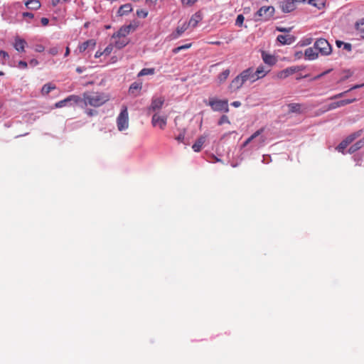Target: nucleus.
<instances>
[{"mask_svg": "<svg viewBox=\"0 0 364 364\" xmlns=\"http://www.w3.org/2000/svg\"><path fill=\"white\" fill-rule=\"evenodd\" d=\"M289 113H301V105L299 103H291L288 105Z\"/></svg>", "mask_w": 364, "mask_h": 364, "instance_id": "cd10ccee", "label": "nucleus"}, {"mask_svg": "<svg viewBox=\"0 0 364 364\" xmlns=\"http://www.w3.org/2000/svg\"><path fill=\"white\" fill-rule=\"evenodd\" d=\"M262 58L263 61L270 66L274 65L276 63V59L273 55L268 54L264 51L262 53Z\"/></svg>", "mask_w": 364, "mask_h": 364, "instance_id": "b1692460", "label": "nucleus"}, {"mask_svg": "<svg viewBox=\"0 0 364 364\" xmlns=\"http://www.w3.org/2000/svg\"><path fill=\"white\" fill-rule=\"evenodd\" d=\"M96 41L94 39H90L82 44H80L78 47L80 53H82L85 51L87 48H90L91 50H93L95 47Z\"/></svg>", "mask_w": 364, "mask_h": 364, "instance_id": "2eb2a0df", "label": "nucleus"}, {"mask_svg": "<svg viewBox=\"0 0 364 364\" xmlns=\"http://www.w3.org/2000/svg\"><path fill=\"white\" fill-rule=\"evenodd\" d=\"M230 70L229 69H226L223 70L221 73H220L218 76V80L220 83L224 82L230 75Z\"/></svg>", "mask_w": 364, "mask_h": 364, "instance_id": "2f4dec72", "label": "nucleus"}, {"mask_svg": "<svg viewBox=\"0 0 364 364\" xmlns=\"http://www.w3.org/2000/svg\"><path fill=\"white\" fill-rule=\"evenodd\" d=\"M22 15L23 17H28L29 18H33L34 17V15L30 12H24Z\"/></svg>", "mask_w": 364, "mask_h": 364, "instance_id": "8fccbe9b", "label": "nucleus"}, {"mask_svg": "<svg viewBox=\"0 0 364 364\" xmlns=\"http://www.w3.org/2000/svg\"><path fill=\"white\" fill-rule=\"evenodd\" d=\"M318 50L314 48H308L305 50L304 56L305 58L309 60H315L318 58Z\"/></svg>", "mask_w": 364, "mask_h": 364, "instance_id": "dca6fc26", "label": "nucleus"}, {"mask_svg": "<svg viewBox=\"0 0 364 364\" xmlns=\"http://www.w3.org/2000/svg\"><path fill=\"white\" fill-rule=\"evenodd\" d=\"M224 123H230L229 119L226 115H223L218 121L219 125H222Z\"/></svg>", "mask_w": 364, "mask_h": 364, "instance_id": "ea45409f", "label": "nucleus"}, {"mask_svg": "<svg viewBox=\"0 0 364 364\" xmlns=\"http://www.w3.org/2000/svg\"><path fill=\"white\" fill-rule=\"evenodd\" d=\"M26 44L27 43L24 39L16 38L14 46L17 51L24 52Z\"/></svg>", "mask_w": 364, "mask_h": 364, "instance_id": "f3484780", "label": "nucleus"}, {"mask_svg": "<svg viewBox=\"0 0 364 364\" xmlns=\"http://www.w3.org/2000/svg\"><path fill=\"white\" fill-rule=\"evenodd\" d=\"M208 105L211 107L213 111L224 112L225 113L229 112L228 101L227 100L210 98Z\"/></svg>", "mask_w": 364, "mask_h": 364, "instance_id": "7ed1b4c3", "label": "nucleus"}, {"mask_svg": "<svg viewBox=\"0 0 364 364\" xmlns=\"http://www.w3.org/2000/svg\"><path fill=\"white\" fill-rule=\"evenodd\" d=\"M289 76H290V75L287 68L278 72L276 75V77L279 79H285Z\"/></svg>", "mask_w": 364, "mask_h": 364, "instance_id": "f704fd0d", "label": "nucleus"}, {"mask_svg": "<svg viewBox=\"0 0 364 364\" xmlns=\"http://www.w3.org/2000/svg\"><path fill=\"white\" fill-rule=\"evenodd\" d=\"M167 119L166 117L161 116L156 113L153 115L151 119V124L154 127H158L161 129H164L166 126Z\"/></svg>", "mask_w": 364, "mask_h": 364, "instance_id": "6e6552de", "label": "nucleus"}, {"mask_svg": "<svg viewBox=\"0 0 364 364\" xmlns=\"http://www.w3.org/2000/svg\"><path fill=\"white\" fill-rule=\"evenodd\" d=\"M198 0H187L186 2V5L188 6H193Z\"/></svg>", "mask_w": 364, "mask_h": 364, "instance_id": "3c124183", "label": "nucleus"}, {"mask_svg": "<svg viewBox=\"0 0 364 364\" xmlns=\"http://www.w3.org/2000/svg\"><path fill=\"white\" fill-rule=\"evenodd\" d=\"M136 16L144 18L148 16V11L144 9H138L136 10Z\"/></svg>", "mask_w": 364, "mask_h": 364, "instance_id": "4c0bfd02", "label": "nucleus"}, {"mask_svg": "<svg viewBox=\"0 0 364 364\" xmlns=\"http://www.w3.org/2000/svg\"><path fill=\"white\" fill-rule=\"evenodd\" d=\"M55 85L52 83L45 84L41 89V94L43 95H47L52 90L55 89Z\"/></svg>", "mask_w": 364, "mask_h": 364, "instance_id": "c756f323", "label": "nucleus"}, {"mask_svg": "<svg viewBox=\"0 0 364 364\" xmlns=\"http://www.w3.org/2000/svg\"><path fill=\"white\" fill-rule=\"evenodd\" d=\"M85 113L88 116L92 117V116H94V115H97L98 112H97V110L91 109H86Z\"/></svg>", "mask_w": 364, "mask_h": 364, "instance_id": "a19ab883", "label": "nucleus"}, {"mask_svg": "<svg viewBox=\"0 0 364 364\" xmlns=\"http://www.w3.org/2000/svg\"><path fill=\"white\" fill-rule=\"evenodd\" d=\"M287 70L289 72V75H291L296 72L302 70L303 68L301 66H291L287 68Z\"/></svg>", "mask_w": 364, "mask_h": 364, "instance_id": "e433bc0d", "label": "nucleus"}, {"mask_svg": "<svg viewBox=\"0 0 364 364\" xmlns=\"http://www.w3.org/2000/svg\"><path fill=\"white\" fill-rule=\"evenodd\" d=\"M81 101V97L78 95H72L68 96L67 98L60 100L55 103V107L56 108H60L66 106L69 102H73L75 104H78Z\"/></svg>", "mask_w": 364, "mask_h": 364, "instance_id": "0eeeda50", "label": "nucleus"}, {"mask_svg": "<svg viewBox=\"0 0 364 364\" xmlns=\"http://www.w3.org/2000/svg\"><path fill=\"white\" fill-rule=\"evenodd\" d=\"M155 73L154 68H143L138 74V76H144L148 75H154Z\"/></svg>", "mask_w": 364, "mask_h": 364, "instance_id": "72a5a7b5", "label": "nucleus"}, {"mask_svg": "<svg viewBox=\"0 0 364 364\" xmlns=\"http://www.w3.org/2000/svg\"><path fill=\"white\" fill-rule=\"evenodd\" d=\"M277 39L282 45H290L295 41V37L289 34L279 35Z\"/></svg>", "mask_w": 364, "mask_h": 364, "instance_id": "4468645a", "label": "nucleus"}, {"mask_svg": "<svg viewBox=\"0 0 364 364\" xmlns=\"http://www.w3.org/2000/svg\"><path fill=\"white\" fill-rule=\"evenodd\" d=\"M362 130H358L348 135L344 140L348 141V144H350L357 138L360 137L362 135Z\"/></svg>", "mask_w": 364, "mask_h": 364, "instance_id": "c85d7f7f", "label": "nucleus"}, {"mask_svg": "<svg viewBox=\"0 0 364 364\" xmlns=\"http://www.w3.org/2000/svg\"><path fill=\"white\" fill-rule=\"evenodd\" d=\"M110 99L108 94L102 92H85L82 94L80 102L85 106L99 107L105 105Z\"/></svg>", "mask_w": 364, "mask_h": 364, "instance_id": "f257e3e1", "label": "nucleus"}, {"mask_svg": "<svg viewBox=\"0 0 364 364\" xmlns=\"http://www.w3.org/2000/svg\"><path fill=\"white\" fill-rule=\"evenodd\" d=\"M345 92H341L331 97V100L341 97Z\"/></svg>", "mask_w": 364, "mask_h": 364, "instance_id": "6e6d98bb", "label": "nucleus"}, {"mask_svg": "<svg viewBox=\"0 0 364 364\" xmlns=\"http://www.w3.org/2000/svg\"><path fill=\"white\" fill-rule=\"evenodd\" d=\"M132 27V25L122 26L116 33L113 34L112 38H115V36H123L124 38H127V36L129 33Z\"/></svg>", "mask_w": 364, "mask_h": 364, "instance_id": "6ab92c4d", "label": "nucleus"}, {"mask_svg": "<svg viewBox=\"0 0 364 364\" xmlns=\"http://www.w3.org/2000/svg\"><path fill=\"white\" fill-rule=\"evenodd\" d=\"M349 144H348V141H346L344 139L338 144V146L336 147V149L339 152L344 153V150L346 149V147Z\"/></svg>", "mask_w": 364, "mask_h": 364, "instance_id": "c9c22d12", "label": "nucleus"}, {"mask_svg": "<svg viewBox=\"0 0 364 364\" xmlns=\"http://www.w3.org/2000/svg\"><path fill=\"white\" fill-rule=\"evenodd\" d=\"M41 22L43 26H46L48 24L49 20L48 18L43 17L41 19Z\"/></svg>", "mask_w": 364, "mask_h": 364, "instance_id": "de8ad7c7", "label": "nucleus"}, {"mask_svg": "<svg viewBox=\"0 0 364 364\" xmlns=\"http://www.w3.org/2000/svg\"><path fill=\"white\" fill-rule=\"evenodd\" d=\"M128 126V112L127 107H124L117 117V127L119 131H122L127 129Z\"/></svg>", "mask_w": 364, "mask_h": 364, "instance_id": "39448f33", "label": "nucleus"}, {"mask_svg": "<svg viewBox=\"0 0 364 364\" xmlns=\"http://www.w3.org/2000/svg\"><path fill=\"white\" fill-rule=\"evenodd\" d=\"M205 136H202L199 137L192 146L193 151L196 152H199L201 150L203 145L205 142Z\"/></svg>", "mask_w": 364, "mask_h": 364, "instance_id": "5701e85b", "label": "nucleus"}, {"mask_svg": "<svg viewBox=\"0 0 364 364\" xmlns=\"http://www.w3.org/2000/svg\"><path fill=\"white\" fill-rule=\"evenodd\" d=\"M343 49L350 51L352 50V45L349 43H343Z\"/></svg>", "mask_w": 364, "mask_h": 364, "instance_id": "a18cd8bd", "label": "nucleus"}, {"mask_svg": "<svg viewBox=\"0 0 364 364\" xmlns=\"http://www.w3.org/2000/svg\"><path fill=\"white\" fill-rule=\"evenodd\" d=\"M114 38L116 39L114 46L119 49L125 47L129 43V39L127 38L115 36Z\"/></svg>", "mask_w": 364, "mask_h": 364, "instance_id": "a211bd4d", "label": "nucleus"}, {"mask_svg": "<svg viewBox=\"0 0 364 364\" xmlns=\"http://www.w3.org/2000/svg\"><path fill=\"white\" fill-rule=\"evenodd\" d=\"M18 65L20 68L26 69L28 67V63L26 61L20 60Z\"/></svg>", "mask_w": 364, "mask_h": 364, "instance_id": "37998d69", "label": "nucleus"}, {"mask_svg": "<svg viewBox=\"0 0 364 364\" xmlns=\"http://www.w3.org/2000/svg\"><path fill=\"white\" fill-rule=\"evenodd\" d=\"M182 49V46H178L173 50V53H177Z\"/></svg>", "mask_w": 364, "mask_h": 364, "instance_id": "052dcab7", "label": "nucleus"}, {"mask_svg": "<svg viewBox=\"0 0 364 364\" xmlns=\"http://www.w3.org/2000/svg\"><path fill=\"white\" fill-rule=\"evenodd\" d=\"M281 9L284 13H289L293 11L296 9L294 1H283L281 3Z\"/></svg>", "mask_w": 364, "mask_h": 364, "instance_id": "ddd939ff", "label": "nucleus"}, {"mask_svg": "<svg viewBox=\"0 0 364 364\" xmlns=\"http://www.w3.org/2000/svg\"><path fill=\"white\" fill-rule=\"evenodd\" d=\"M314 48L323 55H328L332 51L331 45L324 38L318 39L314 43Z\"/></svg>", "mask_w": 364, "mask_h": 364, "instance_id": "20e7f679", "label": "nucleus"}, {"mask_svg": "<svg viewBox=\"0 0 364 364\" xmlns=\"http://www.w3.org/2000/svg\"><path fill=\"white\" fill-rule=\"evenodd\" d=\"M274 11V6H262L255 14V20L256 21H267L273 17Z\"/></svg>", "mask_w": 364, "mask_h": 364, "instance_id": "f03ea898", "label": "nucleus"}, {"mask_svg": "<svg viewBox=\"0 0 364 364\" xmlns=\"http://www.w3.org/2000/svg\"><path fill=\"white\" fill-rule=\"evenodd\" d=\"M264 131V128H261L256 131L253 134H252L247 140L244 142L243 146H246L247 144H249L253 139H256L257 137L259 136Z\"/></svg>", "mask_w": 364, "mask_h": 364, "instance_id": "bb28decb", "label": "nucleus"}, {"mask_svg": "<svg viewBox=\"0 0 364 364\" xmlns=\"http://www.w3.org/2000/svg\"><path fill=\"white\" fill-rule=\"evenodd\" d=\"M147 3L156 4L157 0H146Z\"/></svg>", "mask_w": 364, "mask_h": 364, "instance_id": "338daca9", "label": "nucleus"}, {"mask_svg": "<svg viewBox=\"0 0 364 364\" xmlns=\"http://www.w3.org/2000/svg\"><path fill=\"white\" fill-rule=\"evenodd\" d=\"M132 11V4H124V5L121 6L119 8L118 11H117V14L119 16H124V15H127L128 14H129Z\"/></svg>", "mask_w": 364, "mask_h": 364, "instance_id": "412c9836", "label": "nucleus"}, {"mask_svg": "<svg viewBox=\"0 0 364 364\" xmlns=\"http://www.w3.org/2000/svg\"><path fill=\"white\" fill-rule=\"evenodd\" d=\"M336 46H337L338 48H341V46H343L344 42L341 41H336Z\"/></svg>", "mask_w": 364, "mask_h": 364, "instance_id": "680f3d73", "label": "nucleus"}, {"mask_svg": "<svg viewBox=\"0 0 364 364\" xmlns=\"http://www.w3.org/2000/svg\"><path fill=\"white\" fill-rule=\"evenodd\" d=\"M49 53L51 55H55L58 53V48H52L50 49Z\"/></svg>", "mask_w": 364, "mask_h": 364, "instance_id": "09e8293b", "label": "nucleus"}, {"mask_svg": "<svg viewBox=\"0 0 364 364\" xmlns=\"http://www.w3.org/2000/svg\"><path fill=\"white\" fill-rule=\"evenodd\" d=\"M202 20V15L200 11L196 12L195 14L192 16L189 22H188V26L191 27H196L198 22H200Z\"/></svg>", "mask_w": 364, "mask_h": 364, "instance_id": "4be33fe9", "label": "nucleus"}, {"mask_svg": "<svg viewBox=\"0 0 364 364\" xmlns=\"http://www.w3.org/2000/svg\"><path fill=\"white\" fill-rule=\"evenodd\" d=\"M165 102V99L163 97H154L151 100V103L148 107V112H157L160 110Z\"/></svg>", "mask_w": 364, "mask_h": 364, "instance_id": "423d86ee", "label": "nucleus"}, {"mask_svg": "<svg viewBox=\"0 0 364 364\" xmlns=\"http://www.w3.org/2000/svg\"><path fill=\"white\" fill-rule=\"evenodd\" d=\"M191 46V43L183 44V49L189 48Z\"/></svg>", "mask_w": 364, "mask_h": 364, "instance_id": "0e129e2a", "label": "nucleus"}, {"mask_svg": "<svg viewBox=\"0 0 364 364\" xmlns=\"http://www.w3.org/2000/svg\"><path fill=\"white\" fill-rule=\"evenodd\" d=\"M25 5L28 7L29 9L33 10H38L41 8V3L39 0H28Z\"/></svg>", "mask_w": 364, "mask_h": 364, "instance_id": "a878e982", "label": "nucleus"}, {"mask_svg": "<svg viewBox=\"0 0 364 364\" xmlns=\"http://www.w3.org/2000/svg\"><path fill=\"white\" fill-rule=\"evenodd\" d=\"M355 100H356L355 98H353V99L343 100H340L338 102H332L328 105L327 110H331V109H336L340 107L346 106L347 105L354 102Z\"/></svg>", "mask_w": 364, "mask_h": 364, "instance_id": "9b49d317", "label": "nucleus"}, {"mask_svg": "<svg viewBox=\"0 0 364 364\" xmlns=\"http://www.w3.org/2000/svg\"><path fill=\"white\" fill-rule=\"evenodd\" d=\"M67 1V0H53V4L54 6H55V5H56V4H58L63 3V2H65V1Z\"/></svg>", "mask_w": 364, "mask_h": 364, "instance_id": "13d9d810", "label": "nucleus"}, {"mask_svg": "<svg viewBox=\"0 0 364 364\" xmlns=\"http://www.w3.org/2000/svg\"><path fill=\"white\" fill-rule=\"evenodd\" d=\"M363 147H364V137L358 141L357 142H355L354 144L351 145L348 149V152L349 154H353L355 151L362 149Z\"/></svg>", "mask_w": 364, "mask_h": 364, "instance_id": "aec40b11", "label": "nucleus"}, {"mask_svg": "<svg viewBox=\"0 0 364 364\" xmlns=\"http://www.w3.org/2000/svg\"><path fill=\"white\" fill-rule=\"evenodd\" d=\"M210 43L217 45V46H220L221 44V42L220 41H214V42H211Z\"/></svg>", "mask_w": 364, "mask_h": 364, "instance_id": "774afa93", "label": "nucleus"}, {"mask_svg": "<svg viewBox=\"0 0 364 364\" xmlns=\"http://www.w3.org/2000/svg\"><path fill=\"white\" fill-rule=\"evenodd\" d=\"M0 57H1L4 60H7L9 58L8 53L4 50H0Z\"/></svg>", "mask_w": 364, "mask_h": 364, "instance_id": "c03bdc74", "label": "nucleus"}, {"mask_svg": "<svg viewBox=\"0 0 364 364\" xmlns=\"http://www.w3.org/2000/svg\"><path fill=\"white\" fill-rule=\"evenodd\" d=\"M111 50H112V48H110L109 47H107L104 51H103V53L104 54H106V55H109L110 53H111Z\"/></svg>", "mask_w": 364, "mask_h": 364, "instance_id": "5fc2aeb1", "label": "nucleus"}, {"mask_svg": "<svg viewBox=\"0 0 364 364\" xmlns=\"http://www.w3.org/2000/svg\"><path fill=\"white\" fill-rule=\"evenodd\" d=\"M103 54H104L103 52H101V51L98 50V51L96 52V53L95 55V57L96 58H98L101 57Z\"/></svg>", "mask_w": 364, "mask_h": 364, "instance_id": "bf43d9fd", "label": "nucleus"}, {"mask_svg": "<svg viewBox=\"0 0 364 364\" xmlns=\"http://www.w3.org/2000/svg\"><path fill=\"white\" fill-rule=\"evenodd\" d=\"M266 138L264 136H260L259 138L257 140V144L258 145H262L264 142L265 141Z\"/></svg>", "mask_w": 364, "mask_h": 364, "instance_id": "49530a36", "label": "nucleus"}, {"mask_svg": "<svg viewBox=\"0 0 364 364\" xmlns=\"http://www.w3.org/2000/svg\"><path fill=\"white\" fill-rule=\"evenodd\" d=\"M29 64L34 67L36 66L38 64V61L36 59H32L29 61Z\"/></svg>", "mask_w": 364, "mask_h": 364, "instance_id": "603ef678", "label": "nucleus"}, {"mask_svg": "<svg viewBox=\"0 0 364 364\" xmlns=\"http://www.w3.org/2000/svg\"><path fill=\"white\" fill-rule=\"evenodd\" d=\"M35 51L36 52H38V53H41L43 51H44L45 50V48L43 45H41V44H38L35 46Z\"/></svg>", "mask_w": 364, "mask_h": 364, "instance_id": "79ce46f5", "label": "nucleus"}, {"mask_svg": "<svg viewBox=\"0 0 364 364\" xmlns=\"http://www.w3.org/2000/svg\"><path fill=\"white\" fill-rule=\"evenodd\" d=\"M308 3L318 9H321L325 6L324 0H308Z\"/></svg>", "mask_w": 364, "mask_h": 364, "instance_id": "473e14b6", "label": "nucleus"}, {"mask_svg": "<svg viewBox=\"0 0 364 364\" xmlns=\"http://www.w3.org/2000/svg\"><path fill=\"white\" fill-rule=\"evenodd\" d=\"M243 85L242 80H241L239 75H237L230 83L228 89L231 92H234L240 89Z\"/></svg>", "mask_w": 364, "mask_h": 364, "instance_id": "9d476101", "label": "nucleus"}, {"mask_svg": "<svg viewBox=\"0 0 364 364\" xmlns=\"http://www.w3.org/2000/svg\"><path fill=\"white\" fill-rule=\"evenodd\" d=\"M70 54V48L69 47H66V49H65V56H68V55Z\"/></svg>", "mask_w": 364, "mask_h": 364, "instance_id": "e2e57ef3", "label": "nucleus"}, {"mask_svg": "<svg viewBox=\"0 0 364 364\" xmlns=\"http://www.w3.org/2000/svg\"><path fill=\"white\" fill-rule=\"evenodd\" d=\"M235 107H239L241 105V102L239 101H235L231 104Z\"/></svg>", "mask_w": 364, "mask_h": 364, "instance_id": "864d4df0", "label": "nucleus"}, {"mask_svg": "<svg viewBox=\"0 0 364 364\" xmlns=\"http://www.w3.org/2000/svg\"><path fill=\"white\" fill-rule=\"evenodd\" d=\"M355 28L360 33L362 38H364V18L355 23Z\"/></svg>", "mask_w": 364, "mask_h": 364, "instance_id": "7c9ffc66", "label": "nucleus"}, {"mask_svg": "<svg viewBox=\"0 0 364 364\" xmlns=\"http://www.w3.org/2000/svg\"><path fill=\"white\" fill-rule=\"evenodd\" d=\"M280 32H289L290 28H277Z\"/></svg>", "mask_w": 364, "mask_h": 364, "instance_id": "4d7b16f0", "label": "nucleus"}, {"mask_svg": "<svg viewBox=\"0 0 364 364\" xmlns=\"http://www.w3.org/2000/svg\"><path fill=\"white\" fill-rule=\"evenodd\" d=\"M239 77L242 80V82L245 84L247 81H250L251 83L255 82V76L253 75V68H249L242 71L239 75Z\"/></svg>", "mask_w": 364, "mask_h": 364, "instance_id": "1a4fd4ad", "label": "nucleus"}, {"mask_svg": "<svg viewBox=\"0 0 364 364\" xmlns=\"http://www.w3.org/2000/svg\"><path fill=\"white\" fill-rule=\"evenodd\" d=\"M141 83L134 82L130 85L129 92L130 95L136 96L138 92L141 90Z\"/></svg>", "mask_w": 364, "mask_h": 364, "instance_id": "393cba45", "label": "nucleus"}, {"mask_svg": "<svg viewBox=\"0 0 364 364\" xmlns=\"http://www.w3.org/2000/svg\"><path fill=\"white\" fill-rule=\"evenodd\" d=\"M270 71L269 68L266 69L264 65H259L256 70H253L255 82L263 78Z\"/></svg>", "mask_w": 364, "mask_h": 364, "instance_id": "f8f14e48", "label": "nucleus"}, {"mask_svg": "<svg viewBox=\"0 0 364 364\" xmlns=\"http://www.w3.org/2000/svg\"><path fill=\"white\" fill-rule=\"evenodd\" d=\"M302 55V53L301 52H298L295 54V56L297 58H300L301 56Z\"/></svg>", "mask_w": 364, "mask_h": 364, "instance_id": "69168bd1", "label": "nucleus"}, {"mask_svg": "<svg viewBox=\"0 0 364 364\" xmlns=\"http://www.w3.org/2000/svg\"><path fill=\"white\" fill-rule=\"evenodd\" d=\"M245 18L243 15L240 14L237 16L235 24L237 26H242L243 22H244Z\"/></svg>", "mask_w": 364, "mask_h": 364, "instance_id": "58836bf2", "label": "nucleus"}]
</instances>
